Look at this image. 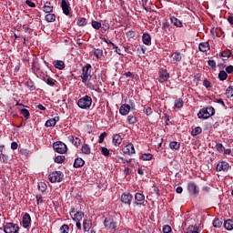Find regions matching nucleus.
<instances>
[{
    "label": "nucleus",
    "instance_id": "f257e3e1",
    "mask_svg": "<svg viewBox=\"0 0 233 233\" xmlns=\"http://www.w3.org/2000/svg\"><path fill=\"white\" fill-rule=\"evenodd\" d=\"M80 77L82 79V83H86L92 79V65L86 64V66L82 67V74Z\"/></svg>",
    "mask_w": 233,
    "mask_h": 233
},
{
    "label": "nucleus",
    "instance_id": "f03ea898",
    "mask_svg": "<svg viewBox=\"0 0 233 233\" xmlns=\"http://www.w3.org/2000/svg\"><path fill=\"white\" fill-rule=\"evenodd\" d=\"M77 105L82 110H86L89 106H92V97L88 95L78 99Z\"/></svg>",
    "mask_w": 233,
    "mask_h": 233
},
{
    "label": "nucleus",
    "instance_id": "7ed1b4c3",
    "mask_svg": "<svg viewBox=\"0 0 233 233\" xmlns=\"http://www.w3.org/2000/svg\"><path fill=\"white\" fill-rule=\"evenodd\" d=\"M65 175L61 171H53L48 175V180L50 183H61Z\"/></svg>",
    "mask_w": 233,
    "mask_h": 233
},
{
    "label": "nucleus",
    "instance_id": "20e7f679",
    "mask_svg": "<svg viewBox=\"0 0 233 233\" xmlns=\"http://www.w3.org/2000/svg\"><path fill=\"white\" fill-rule=\"evenodd\" d=\"M131 110H136V104L130 101L129 104H123L119 108V114L121 116H128Z\"/></svg>",
    "mask_w": 233,
    "mask_h": 233
},
{
    "label": "nucleus",
    "instance_id": "39448f33",
    "mask_svg": "<svg viewBox=\"0 0 233 233\" xmlns=\"http://www.w3.org/2000/svg\"><path fill=\"white\" fill-rule=\"evenodd\" d=\"M104 226L106 227V230H109V232H116V229L117 228V223L115 222L114 218H106L104 220Z\"/></svg>",
    "mask_w": 233,
    "mask_h": 233
},
{
    "label": "nucleus",
    "instance_id": "423d86ee",
    "mask_svg": "<svg viewBox=\"0 0 233 233\" xmlns=\"http://www.w3.org/2000/svg\"><path fill=\"white\" fill-rule=\"evenodd\" d=\"M53 148L57 152V154H66V150H68L66 144L61 141L55 142L53 144Z\"/></svg>",
    "mask_w": 233,
    "mask_h": 233
},
{
    "label": "nucleus",
    "instance_id": "0eeeda50",
    "mask_svg": "<svg viewBox=\"0 0 233 233\" xmlns=\"http://www.w3.org/2000/svg\"><path fill=\"white\" fill-rule=\"evenodd\" d=\"M5 233H18L19 232V226L15 223H6L4 227Z\"/></svg>",
    "mask_w": 233,
    "mask_h": 233
},
{
    "label": "nucleus",
    "instance_id": "6e6552de",
    "mask_svg": "<svg viewBox=\"0 0 233 233\" xmlns=\"http://www.w3.org/2000/svg\"><path fill=\"white\" fill-rule=\"evenodd\" d=\"M216 170L217 172H228L230 170V164L225 160L219 161L217 164Z\"/></svg>",
    "mask_w": 233,
    "mask_h": 233
},
{
    "label": "nucleus",
    "instance_id": "1a4fd4ad",
    "mask_svg": "<svg viewBox=\"0 0 233 233\" xmlns=\"http://www.w3.org/2000/svg\"><path fill=\"white\" fill-rule=\"evenodd\" d=\"M70 216L75 221H81L85 218V213L82 211H77L76 208H72L70 211Z\"/></svg>",
    "mask_w": 233,
    "mask_h": 233
},
{
    "label": "nucleus",
    "instance_id": "9d476101",
    "mask_svg": "<svg viewBox=\"0 0 233 233\" xmlns=\"http://www.w3.org/2000/svg\"><path fill=\"white\" fill-rule=\"evenodd\" d=\"M132 199H134V197L130 193H124L121 196V201L124 203V205H132Z\"/></svg>",
    "mask_w": 233,
    "mask_h": 233
},
{
    "label": "nucleus",
    "instance_id": "9b49d317",
    "mask_svg": "<svg viewBox=\"0 0 233 233\" xmlns=\"http://www.w3.org/2000/svg\"><path fill=\"white\" fill-rule=\"evenodd\" d=\"M123 154H127V156H132V154H136V148L134 147V144L129 143L125 147L122 148Z\"/></svg>",
    "mask_w": 233,
    "mask_h": 233
},
{
    "label": "nucleus",
    "instance_id": "f8f14e48",
    "mask_svg": "<svg viewBox=\"0 0 233 233\" xmlns=\"http://www.w3.org/2000/svg\"><path fill=\"white\" fill-rule=\"evenodd\" d=\"M158 77L160 83H164V81H168V78L170 77V74H168V71L167 69H160L158 73Z\"/></svg>",
    "mask_w": 233,
    "mask_h": 233
},
{
    "label": "nucleus",
    "instance_id": "ddd939ff",
    "mask_svg": "<svg viewBox=\"0 0 233 233\" xmlns=\"http://www.w3.org/2000/svg\"><path fill=\"white\" fill-rule=\"evenodd\" d=\"M211 116L212 115H210L208 108H202L198 113V119H208V117H211Z\"/></svg>",
    "mask_w": 233,
    "mask_h": 233
},
{
    "label": "nucleus",
    "instance_id": "4468645a",
    "mask_svg": "<svg viewBox=\"0 0 233 233\" xmlns=\"http://www.w3.org/2000/svg\"><path fill=\"white\" fill-rule=\"evenodd\" d=\"M22 223L24 228H28L32 223V218L30 217V214L25 213L22 218Z\"/></svg>",
    "mask_w": 233,
    "mask_h": 233
},
{
    "label": "nucleus",
    "instance_id": "2eb2a0df",
    "mask_svg": "<svg viewBox=\"0 0 233 233\" xmlns=\"http://www.w3.org/2000/svg\"><path fill=\"white\" fill-rule=\"evenodd\" d=\"M187 190L189 194H193L194 196H198V194H199V187H198L194 182H191L187 185Z\"/></svg>",
    "mask_w": 233,
    "mask_h": 233
},
{
    "label": "nucleus",
    "instance_id": "dca6fc26",
    "mask_svg": "<svg viewBox=\"0 0 233 233\" xmlns=\"http://www.w3.org/2000/svg\"><path fill=\"white\" fill-rule=\"evenodd\" d=\"M145 204V195L141 193H136L135 195V205L137 207H141V205Z\"/></svg>",
    "mask_w": 233,
    "mask_h": 233
},
{
    "label": "nucleus",
    "instance_id": "f3484780",
    "mask_svg": "<svg viewBox=\"0 0 233 233\" xmlns=\"http://www.w3.org/2000/svg\"><path fill=\"white\" fill-rule=\"evenodd\" d=\"M61 8L65 15H70V4L66 0L61 1Z\"/></svg>",
    "mask_w": 233,
    "mask_h": 233
},
{
    "label": "nucleus",
    "instance_id": "a211bd4d",
    "mask_svg": "<svg viewBox=\"0 0 233 233\" xmlns=\"http://www.w3.org/2000/svg\"><path fill=\"white\" fill-rule=\"evenodd\" d=\"M68 141L70 143H72V145H74L75 147H80L81 146V138L77 137H74V136H69L67 137Z\"/></svg>",
    "mask_w": 233,
    "mask_h": 233
},
{
    "label": "nucleus",
    "instance_id": "6ab92c4d",
    "mask_svg": "<svg viewBox=\"0 0 233 233\" xmlns=\"http://www.w3.org/2000/svg\"><path fill=\"white\" fill-rule=\"evenodd\" d=\"M142 41L144 45H147V46H150L152 45V37L148 33H144L142 35Z\"/></svg>",
    "mask_w": 233,
    "mask_h": 233
},
{
    "label": "nucleus",
    "instance_id": "aec40b11",
    "mask_svg": "<svg viewBox=\"0 0 233 233\" xmlns=\"http://www.w3.org/2000/svg\"><path fill=\"white\" fill-rule=\"evenodd\" d=\"M43 12L46 14H52V12H54V5H52V3L46 2L43 6Z\"/></svg>",
    "mask_w": 233,
    "mask_h": 233
},
{
    "label": "nucleus",
    "instance_id": "412c9836",
    "mask_svg": "<svg viewBox=\"0 0 233 233\" xmlns=\"http://www.w3.org/2000/svg\"><path fill=\"white\" fill-rule=\"evenodd\" d=\"M198 50L200 52H208L210 50V44L208 42H202L198 46Z\"/></svg>",
    "mask_w": 233,
    "mask_h": 233
},
{
    "label": "nucleus",
    "instance_id": "4be33fe9",
    "mask_svg": "<svg viewBox=\"0 0 233 233\" xmlns=\"http://www.w3.org/2000/svg\"><path fill=\"white\" fill-rule=\"evenodd\" d=\"M170 21L174 26H177V28H183V22H181V20L177 19L176 16H171Z\"/></svg>",
    "mask_w": 233,
    "mask_h": 233
},
{
    "label": "nucleus",
    "instance_id": "5701e85b",
    "mask_svg": "<svg viewBox=\"0 0 233 233\" xmlns=\"http://www.w3.org/2000/svg\"><path fill=\"white\" fill-rule=\"evenodd\" d=\"M171 57H172V61L174 64L179 63V61H181V59H183V56H181V53H179V52H175V53L171 54Z\"/></svg>",
    "mask_w": 233,
    "mask_h": 233
},
{
    "label": "nucleus",
    "instance_id": "b1692460",
    "mask_svg": "<svg viewBox=\"0 0 233 233\" xmlns=\"http://www.w3.org/2000/svg\"><path fill=\"white\" fill-rule=\"evenodd\" d=\"M53 65L55 68H57L58 70H65V62L62 60H56L53 62Z\"/></svg>",
    "mask_w": 233,
    "mask_h": 233
},
{
    "label": "nucleus",
    "instance_id": "393cba45",
    "mask_svg": "<svg viewBox=\"0 0 233 233\" xmlns=\"http://www.w3.org/2000/svg\"><path fill=\"white\" fill-rule=\"evenodd\" d=\"M84 166H85V160H83V158L77 157L75 159V162H74L75 168H81V167H84Z\"/></svg>",
    "mask_w": 233,
    "mask_h": 233
},
{
    "label": "nucleus",
    "instance_id": "a878e982",
    "mask_svg": "<svg viewBox=\"0 0 233 233\" xmlns=\"http://www.w3.org/2000/svg\"><path fill=\"white\" fill-rule=\"evenodd\" d=\"M121 141H123V138L121 137L120 135L118 134L113 135V140H112L113 145L115 146L121 145Z\"/></svg>",
    "mask_w": 233,
    "mask_h": 233
},
{
    "label": "nucleus",
    "instance_id": "bb28decb",
    "mask_svg": "<svg viewBox=\"0 0 233 233\" xmlns=\"http://www.w3.org/2000/svg\"><path fill=\"white\" fill-rule=\"evenodd\" d=\"M90 228H92V222L90 220L83 221V230L84 232H89Z\"/></svg>",
    "mask_w": 233,
    "mask_h": 233
},
{
    "label": "nucleus",
    "instance_id": "cd10ccee",
    "mask_svg": "<svg viewBox=\"0 0 233 233\" xmlns=\"http://www.w3.org/2000/svg\"><path fill=\"white\" fill-rule=\"evenodd\" d=\"M45 83H46V85H48L49 86H56V84L57 83V81L50 76L45 77L44 78Z\"/></svg>",
    "mask_w": 233,
    "mask_h": 233
},
{
    "label": "nucleus",
    "instance_id": "c85d7f7f",
    "mask_svg": "<svg viewBox=\"0 0 233 233\" xmlns=\"http://www.w3.org/2000/svg\"><path fill=\"white\" fill-rule=\"evenodd\" d=\"M81 152L82 154H86L87 156L90 155L91 153L90 146L88 144L84 143L81 147Z\"/></svg>",
    "mask_w": 233,
    "mask_h": 233
},
{
    "label": "nucleus",
    "instance_id": "c756f323",
    "mask_svg": "<svg viewBox=\"0 0 233 233\" xmlns=\"http://www.w3.org/2000/svg\"><path fill=\"white\" fill-rule=\"evenodd\" d=\"M224 227L226 230H233V220L228 219L224 222Z\"/></svg>",
    "mask_w": 233,
    "mask_h": 233
},
{
    "label": "nucleus",
    "instance_id": "7c9ffc66",
    "mask_svg": "<svg viewBox=\"0 0 233 233\" xmlns=\"http://www.w3.org/2000/svg\"><path fill=\"white\" fill-rule=\"evenodd\" d=\"M169 147L171 150H179L181 144L179 142L172 141L169 143Z\"/></svg>",
    "mask_w": 233,
    "mask_h": 233
},
{
    "label": "nucleus",
    "instance_id": "2f4dec72",
    "mask_svg": "<svg viewBox=\"0 0 233 233\" xmlns=\"http://www.w3.org/2000/svg\"><path fill=\"white\" fill-rule=\"evenodd\" d=\"M128 125H136L137 123V117L134 115H129L127 119Z\"/></svg>",
    "mask_w": 233,
    "mask_h": 233
},
{
    "label": "nucleus",
    "instance_id": "473e14b6",
    "mask_svg": "<svg viewBox=\"0 0 233 233\" xmlns=\"http://www.w3.org/2000/svg\"><path fill=\"white\" fill-rule=\"evenodd\" d=\"M183 105H185L183 98H177L175 101L174 107L175 108H183Z\"/></svg>",
    "mask_w": 233,
    "mask_h": 233
},
{
    "label": "nucleus",
    "instance_id": "72a5a7b5",
    "mask_svg": "<svg viewBox=\"0 0 233 233\" xmlns=\"http://www.w3.org/2000/svg\"><path fill=\"white\" fill-rule=\"evenodd\" d=\"M201 132H203V129L201 128V127H196L195 128L192 129L191 136L193 137L199 136Z\"/></svg>",
    "mask_w": 233,
    "mask_h": 233
},
{
    "label": "nucleus",
    "instance_id": "f704fd0d",
    "mask_svg": "<svg viewBox=\"0 0 233 233\" xmlns=\"http://www.w3.org/2000/svg\"><path fill=\"white\" fill-rule=\"evenodd\" d=\"M227 77H228V74L227 73V71L221 70V71L218 73V79H219L220 81H225V80H227Z\"/></svg>",
    "mask_w": 233,
    "mask_h": 233
},
{
    "label": "nucleus",
    "instance_id": "c9c22d12",
    "mask_svg": "<svg viewBox=\"0 0 233 233\" xmlns=\"http://www.w3.org/2000/svg\"><path fill=\"white\" fill-rule=\"evenodd\" d=\"M46 21H47V23H54V21H56V15L48 13L46 15Z\"/></svg>",
    "mask_w": 233,
    "mask_h": 233
},
{
    "label": "nucleus",
    "instance_id": "e433bc0d",
    "mask_svg": "<svg viewBox=\"0 0 233 233\" xmlns=\"http://www.w3.org/2000/svg\"><path fill=\"white\" fill-rule=\"evenodd\" d=\"M0 162L1 163H8V156L7 155H5L3 153V147L2 149L0 150Z\"/></svg>",
    "mask_w": 233,
    "mask_h": 233
},
{
    "label": "nucleus",
    "instance_id": "4c0bfd02",
    "mask_svg": "<svg viewBox=\"0 0 233 233\" xmlns=\"http://www.w3.org/2000/svg\"><path fill=\"white\" fill-rule=\"evenodd\" d=\"M213 227L215 228H221V227H223V221L219 218H216L214 221H213Z\"/></svg>",
    "mask_w": 233,
    "mask_h": 233
},
{
    "label": "nucleus",
    "instance_id": "58836bf2",
    "mask_svg": "<svg viewBox=\"0 0 233 233\" xmlns=\"http://www.w3.org/2000/svg\"><path fill=\"white\" fill-rule=\"evenodd\" d=\"M93 54L96 57V59H101L103 57V49H95Z\"/></svg>",
    "mask_w": 233,
    "mask_h": 233
},
{
    "label": "nucleus",
    "instance_id": "ea45409f",
    "mask_svg": "<svg viewBox=\"0 0 233 233\" xmlns=\"http://www.w3.org/2000/svg\"><path fill=\"white\" fill-rule=\"evenodd\" d=\"M70 232V227L66 224H64L59 228V233H68Z\"/></svg>",
    "mask_w": 233,
    "mask_h": 233
},
{
    "label": "nucleus",
    "instance_id": "a19ab883",
    "mask_svg": "<svg viewBox=\"0 0 233 233\" xmlns=\"http://www.w3.org/2000/svg\"><path fill=\"white\" fill-rule=\"evenodd\" d=\"M154 156L150 153L143 154L140 157L143 161H150Z\"/></svg>",
    "mask_w": 233,
    "mask_h": 233
},
{
    "label": "nucleus",
    "instance_id": "79ce46f5",
    "mask_svg": "<svg viewBox=\"0 0 233 233\" xmlns=\"http://www.w3.org/2000/svg\"><path fill=\"white\" fill-rule=\"evenodd\" d=\"M20 114L22 116H24V117L25 119H29L30 118V111H28V109H26V108L21 109Z\"/></svg>",
    "mask_w": 233,
    "mask_h": 233
},
{
    "label": "nucleus",
    "instance_id": "37998d69",
    "mask_svg": "<svg viewBox=\"0 0 233 233\" xmlns=\"http://www.w3.org/2000/svg\"><path fill=\"white\" fill-rule=\"evenodd\" d=\"M65 156H57L55 157L54 161L55 163H58V164H61V163H65Z\"/></svg>",
    "mask_w": 233,
    "mask_h": 233
},
{
    "label": "nucleus",
    "instance_id": "c03bdc74",
    "mask_svg": "<svg viewBox=\"0 0 233 233\" xmlns=\"http://www.w3.org/2000/svg\"><path fill=\"white\" fill-rule=\"evenodd\" d=\"M46 188H47V187L45 182L38 183V190H40V192H46Z\"/></svg>",
    "mask_w": 233,
    "mask_h": 233
},
{
    "label": "nucleus",
    "instance_id": "a18cd8bd",
    "mask_svg": "<svg viewBox=\"0 0 233 233\" xmlns=\"http://www.w3.org/2000/svg\"><path fill=\"white\" fill-rule=\"evenodd\" d=\"M186 233H198V228L194 226H188L187 228H186Z\"/></svg>",
    "mask_w": 233,
    "mask_h": 233
},
{
    "label": "nucleus",
    "instance_id": "49530a36",
    "mask_svg": "<svg viewBox=\"0 0 233 233\" xmlns=\"http://www.w3.org/2000/svg\"><path fill=\"white\" fill-rule=\"evenodd\" d=\"M76 25L78 26H85V25H86V18L82 17V18L78 19L77 22H76Z\"/></svg>",
    "mask_w": 233,
    "mask_h": 233
},
{
    "label": "nucleus",
    "instance_id": "de8ad7c7",
    "mask_svg": "<svg viewBox=\"0 0 233 233\" xmlns=\"http://www.w3.org/2000/svg\"><path fill=\"white\" fill-rule=\"evenodd\" d=\"M91 25L93 26V28L95 30H99V28H101V23L100 22H97V21H92L91 22Z\"/></svg>",
    "mask_w": 233,
    "mask_h": 233
},
{
    "label": "nucleus",
    "instance_id": "09e8293b",
    "mask_svg": "<svg viewBox=\"0 0 233 233\" xmlns=\"http://www.w3.org/2000/svg\"><path fill=\"white\" fill-rule=\"evenodd\" d=\"M215 148L218 150V152H223L225 150V147L221 143H217L215 146Z\"/></svg>",
    "mask_w": 233,
    "mask_h": 233
},
{
    "label": "nucleus",
    "instance_id": "8fccbe9b",
    "mask_svg": "<svg viewBox=\"0 0 233 233\" xmlns=\"http://www.w3.org/2000/svg\"><path fill=\"white\" fill-rule=\"evenodd\" d=\"M45 126L47 127H56V121L53 120L52 118H51V119H48V120L46 122Z\"/></svg>",
    "mask_w": 233,
    "mask_h": 233
},
{
    "label": "nucleus",
    "instance_id": "3c124183",
    "mask_svg": "<svg viewBox=\"0 0 233 233\" xmlns=\"http://www.w3.org/2000/svg\"><path fill=\"white\" fill-rule=\"evenodd\" d=\"M221 57H227L228 59V57H230V56H232V52L230 51H223L220 53Z\"/></svg>",
    "mask_w": 233,
    "mask_h": 233
},
{
    "label": "nucleus",
    "instance_id": "603ef678",
    "mask_svg": "<svg viewBox=\"0 0 233 233\" xmlns=\"http://www.w3.org/2000/svg\"><path fill=\"white\" fill-rule=\"evenodd\" d=\"M162 231H163L164 233H172V228H171L170 226H168V225H165V226L163 227Z\"/></svg>",
    "mask_w": 233,
    "mask_h": 233
},
{
    "label": "nucleus",
    "instance_id": "864d4df0",
    "mask_svg": "<svg viewBox=\"0 0 233 233\" xmlns=\"http://www.w3.org/2000/svg\"><path fill=\"white\" fill-rule=\"evenodd\" d=\"M101 152L103 156H106V157H107V156H110V150H108V148L106 147H101Z\"/></svg>",
    "mask_w": 233,
    "mask_h": 233
},
{
    "label": "nucleus",
    "instance_id": "5fc2aeb1",
    "mask_svg": "<svg viewBox=\"0 0 233 233\" xmlns=\"http://www.w3.org/2000/svg\"><path fill=\"white\" fill-rule=\"evenodd\" d=\"M36 198V205H42L43 203V195H36L35 196Z\"/></svg>",
    "mask_w": 233,
    "mask_h": 233
},
{
    "label": "nucleus",
    "instance_id": "6e6d98bb",
    "mask_svg": "<svg viewBox=\"0 0 233 233\" xmlns=\"http://www.w3.org/2000/svg\"><path fill=\"white\" fill-rule=\"evenodd\" d=\"M226 96L228 98L233 97V88L226 89Z\"/></svg>",
    "mask_w": 233,
    "mask_h": 233
},
{
    "label": "nucleus",
    "instance_id": "4d7b16f0",
    "mask_svg": "<svg viewBox=\"0 0 233 233\" xmlns=\"http://www.w3.org/2000/svg\"><path fill=\"white\" fill-rule=\"evenodd\" d=\"M127 37H128V39H134V37H136V32L135 31H128L127 33Z\"/></svg>",
    "mask_w": 233,
    "mask_h": 233
},
{
    "label": "nucleus",
    "instance_id": "13d9d810",
    "mask_svg": "<svg viewBox=\"0 0 233 233\" xmlns=\"http://www.w3.org/2000/svg\"><path fill=\"white\" fill-rule=\"evenodd\" d=\"M208 65L212 68V70H216V62L214 60L208 61Z\"/></svg>",
    "mask_w": 233,
    "mask_h": 233
},
{
    "label": "nucleus",
    "instance_id": "bf43d9fd",
    "mask_svg": "<svg viewBox=\"0 0 233 233\" xmlns=\"http://www.w3.org/2000/svg\"><path fill=\"white\" fill-rule=\"evenodd\" d=\"M107 136L106 132H103L100 136H99V139H98V143H103V141H105V137Z\"/></svg>",
    "mask_w": 233,
    "mask_h": 233
},
{
    "label": "nucleus",
    "instance_id": "052dcab7",
    "mask_svg": "<svg viewBox=\"0 0 233 233\" xmlns=\"http://www.w3.org/2000/svg\"><path fill=\"white\" fill-rule=\"evenodd\" d=\"M25 5H27V6H30V8H35V3H34L30 0H26Z\"/></svg>",
    "mask_w": 233,
    "mask_h": 233
},
{
    "label": "nucleus",
    "instance_id": "680f3d73",
    "mask_svg": "<svg viewBox=\"0 0 233 233\" xmlns=\"http://www.w3.org/2000/svg\"><path fill=\"white\" fill-rule=\"evenodd\" d=\"M152 108L151 107H146L145 109H144V113L146 114V116H151V114H152Z\"/></svg>",
    "mask_w": 233,
    "mask_h": 233
},
{
    "label": "nucleus",
    "instance_id": "e2e57ef3",
    "mask_svg": "<svg viewBox=\"0 0 233 233\" xmlns=\"http://www.w3.org/2000/svg\"><path fill=\"white\" fill-rule=\"evenodd\" d=\"M226 73L227 74H233V66H228L226 67Z\"/></svg>",
    "mask_w": 233,
    "mask_h": 233
},
{
    "label": "nucleus",
    "instance_id": "0e129e2a",
    "mask_svg": "<svg viewBox=\"0 0 233 233\" xmlns=\"http://www.w3.org/2000/svg\"><path fill=\"white\" fill-rule=\"evenodd\" d=\"M207 108H208V112H209L210 116H214V114H216V109H214V107L209 106Z\"/></svg>",
    "mask_w": 233,
    "mask_h": 233
},
{
    "label": "nucleus",
    "instance_id": "69168bd1",
    "mask_svg": "<svg viewBox=\"0 0 233 233\" xmlns=\"http://www.w3.org/2000/svg\"><path fill=\"white\" fill-rule=\"evenodd\" d=\"M113 49L115 50V52L118 54V56H123V54L121 53V49L117 47L116 45L113 46Z\"/></svg>",
    "mask_w": 233,
    "mask_h": 233
},
{
    "label": "nucleus",
    "instance_id": "338daca9",
    "mask_svg": "<svg viewBox=\"0 0 233 233\" xmlns=\"http://www.w3.org/2000/svg\"><path fill=\"white\" fill-rule=\"evenodd\" d=\"M203 86H204L206 88H209V86H210V81H208V79H204V81H203Z\"/></svg>",
    "mask_w": 233,
    "mask_h": 233
},
{
    "label": "nucleus",
    "instance_id": "774afa93",
    "mask_svg": "<svg viewBox=\"0 0 233 233\" xmlns=\"http://www.w3.org/2000/svg\"><path fill=\"white\" fill-rule=\"evenodd\" d=\"M124 76L129 77L130 79L134 78V74H132L130 71L125 73Z\"/></svg>",
    "mask_w": 233,
    "mask_h": 233
}]
</instances>
